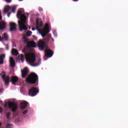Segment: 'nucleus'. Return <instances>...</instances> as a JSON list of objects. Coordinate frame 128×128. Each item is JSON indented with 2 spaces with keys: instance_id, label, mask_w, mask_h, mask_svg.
Listing matches in <instances>:
<instances>
[{
  "instance_id": "obj_1",
  "label": "nucleus",
  "mask_w": 128,
  "mask_h": 128,
  "mask_svg": "<svg viewBox=\"0 0 128 128\" xmlns=\"http://www.w3.org/2000/svg\"><path fill=\"white\" fill-rule=\"evenodd\" d=\"M23 12H24V10L23 8H20V10H18L17 12V18H20V20H18V26L20 32L28 30V27H26V24H28L26 16L24 14H22Z\"/></svg>"
},
{
  "instance_id": "obj_2",
  "label": "nucleus",
  "mask_w": 128,
  "mask_h": 128,
  "mask_svg": "<svg viewBox=\"0 0 128 128\" xmlns=\"http://www.w3.org/2000/svg\"><path fill=\"white\" fill-rule=\"evenodd\" d=\"M25 58L26 60L30 63V64L32 66H38L40 64V59H39L38 62L34 64L36 58V55L34 53H25Z\"/></svg>"
},
{
  "instance_id": "obj_3",
  "label": "nucleus",
  "mask_w": 128,
  "mask_h": 128,
  "mask_svg": "<svg viewBox=\"0 0 128 128\" xmlns=\"http://www.w3.org/2000/svg\"><path fill=\"white\" fill-rule=\"evenodd\" d=\"M26 82L30 84H36L38 82V76L35 73L32 72L28 76Z\"/></svg>"
},
{
  "instance_id": "obj_4",
  "label": "nucleus",
  "mask_w": 128,
  "mask_h": 128,
  "mask_svg": "<svg viewBox=\"0 0 128 128\" xmlns=\"http://www.w3.org/2000/svg\"><path fill=\"white\" fill-rule=\"evenodd\" d=\"M4 106H6V108H8V106L10 110H12L13 112H16V110H18V104H16V103L14 102H6L4 104Z\"/></svg>"
},
{
  "instance_id": "obj_5",
  "label": "nucleus",
  "mask_w": 128,
  "mask_h": 128,
  "mask_svg": "<svg viewBox=\"0 0 128 128\" xmlns=\"http://www.w3.org/2000/svg\"><path fill=\"white\" fill-rule=\"evenodd\" d=\"M38 92H40L38 88L36 87H32L29 90V96H36Z\"/></svg>"
},
{
  "instance_id": "obj_6",
  "label": "nucleus",
  "mask_w": 128,
  "mask_h": 128,
  "mask_svg": "<svg viewBox=\"0 0 128 128\" xmlns=\"http://www.w3.org/2000/svg\"><path fill=\"white\" fill-rule=\"evenodd\" d=\"M2 78L5 84H10V78L8 76H6V74H3L2 75Z\"/></svg>"
},
{
  "instance_id": "obj_7",
  "label": "nucleus",
  "mask_w": 128,
  "mask_h": 128,
  "mask_svg": "<svg viewBox=\"0 0 128 128\" xmlns=\"http://www.w3.org/2000/svg\"><path fill=\"white\" fill-rule=\"evenodd\" d=\"M54 52L50 49H48V46H46V50H45V56L46 58H50L52 56Z\"/></svg>"
},
{
  "instance_id": "obj_8",
  "label": "nucleus",
  "mask_w": 128,
  "mask_h": 128,
  "mask_svg": "<svg viewBox=\"0 0 128 128\" xmlns=\"http://www.w3.org/2000/svg\"><path fill=\"white\" fill-rule=\"evenodd\" d=\"M46 47L44 42L40 40L38 42V48L40 50H44V48Z\"/></svg>"
},
{
  "instance_id": "obj_9",
  "label": "nucleus",
  "mask_w": 128,
  "mask_h": 128,
  "mask_svg": "<svg viewBox=\"0 0 128 128\" xmlns=\"http://www.w3.org/2000/svg\"><path fill=\"white\" fill-rule=\"evenodd\" d=\"M10 26V32H14L16 30V24L14 22H10L9 24Z\"/></svg>"
},
{
  "instance_id": "obj_10",
  "label": "nucleus",
  "mask_w": 128,
  "mask_h": 128,
  "mask_svg": "<svg viewBox=\"0 0 128 128\" xmlns=\"http://www.w3.org/2000/svg\"><path fill=\"white\" fill-rule=\"evenodd\" d=\"M28 69L27 68H24L23 70H22V78H24L26 76H28Z\"/></svg>"
},
{
  "instance_id": "obj_11",
  "label": "nucleus",
  "mask_w": 128,
  "mask_h": 128,
  "mask_svg": "<svg viewBox=\"0 0 128 128\" xmlns=\"http://www.w3.org/2000/svg\"><path fill=\"white\" fill-rule=\"evenodd\" d=\"M28 48H36V44L34 41H30L27 44Z\"/></svg>"
},
{
  "instance_id": "obj_12",
  "label": "nucleus",
  "mask_w": 128,
  "mask_h": 128,
  "mask_svg": "<svg viewBox=\"0 0 128 128\" xmlns=\"http://www.w3.org/2000/svg\"><path fill=\"white\" fill-rule=\"evenodd\" d=\"M10 66L12 68L16 66V61L12 57H10Z\"/></svg>"
},
{
  "instance_id": "obj_13",
  "label": "nucleus",
  "mask_w": 128,
  "mask_h": 128,
  "mask_svg": "<svg viewBox=\"0 0 128 128\" xmlns=\"http://www.w3.org/2000/svg\"><path fill=\"white\" fill-rule=\"evenodd\" d=\"M4 58H6L5 54H0V64H3L4 62Z\"/></svg>"
},
{
  "instance_id": "obj_14",
  "label": "nucleus",
  "mask_w": 128,
  "mask_h": 128,
  "mask_svg": "<svg viewBox=\"0 0 128 128\" xmlns=\"http://www.w3.org/2000/svg\"><path fill=\"white\" fill-rule=\"evenodd\" d=\"M18 80V78L16 76H12L11 78V82L12 84H16V82Z\"/></svg>"
},
{
  "instance_id": "obj_15",
  "label": "nucleus",
  "mask_w": 128,
  "mask_h": 128,
  "mask_svg": "<svg viewBox=\"0 0 128 128\" xmlns=\"http://www.w3.org/2000/svg\"><path fill=\"white\" fill-rule=\"evenodd\" d=\"M36 30L39 32H42V30H40L38 28V27L42 26H43L42 22H38V21H36Z\"/></svg>"
},
{
  "instance_id": "obj_16",
  "label": "nucleus",
  "mask_w": 128,
  "mask_h": 128,
  "mask_svg": "<svg viewBox=\"0 0 128 128\" xmlns=\"http://www.w3.org/2000/svg\"><path fill=\"white\" fill-rule=\"evenodd\" d=\"M28 106V104L26 102H23L20 104V107L22 110H24Z\"/></svg>"
},
{
  "instance_id": "obj_17",
  "label": "nucleus",
  "mask_w": 128,
  "mask_h": 128,
  "mask_svg": "<svg viewBox=\"0 0 128 128\" xmlns=\"http://www.w3.org/2000/svg\"><path fill=\"white\" fill-rule=\"evenodd\" d=\"M6 22H0V30H4L6 28Z\"/></svg>"
},
{
  "instance_id": "obj_18",
  "label": "nucleus",
  "mask_w": 128,
  "mask_h": 128,
  "mask_svg": "<svg viewBox=\"0 0 128 128\" xmlns=\"http://www.w3.org/2000/svg\"><path fill=\"white\" fill-rule=\"evenodd\" d=\"M44 32H46L47 34L50 32V26L48 24H46L44 26Z\"/></svg>"
},
{
  "instance_id": "obj_19",
  "label": "nucleus",
  "mask_w": 128,
  "mask_h": 128,
  "mask_svg": "<svg viewBox=\"0 0 128 128\" xmlns=\"http://www.w3.org/2000/svg\"><path fill=\"white\" fill-rule=\"evenodd\" d=\"M12 54L13 56H18V52L16 49L13 48L12 50Z\"/></svg>"
},
{
  "instance_id": "obj_20",
  "label": "nucleus",
  "mask_w": 128,
  "mask_h": 128,
  "mask_svg": "<svg viewBox=\"0 0 128 128\" xmlns=\"http://www.w3.org/2000/svg\"><path fill=\"white\" fill-rule=\"evenodd\" d=\"M10 8L9 7V6H6V8H4V14L8 12H10Z\"/></svg>"
},
{
  "instance_id": "obj_21",
  "label": "nucleus",
  "mask_w": 128,
  "mask_h": 128,
  "mask_svg": "<svg viewBox=\"0 0 128 128\" xmlns=\"http://www.w3.org/2000/svg\"><path fill=\"white\" fill-rule=\"evenodd\" d=\"M18 58H19L20 60L22 62H24V54H20V56H18Z\"/></svg>"
},
{
  "instance_id": "obj_22",
  "label": "nucleus",
  "mask_w": 128,
  "mask_h": 128,
  "mask_svg": "<svg viewBox=\"0 0 128 128\" xmlns=\"http://www.w3.org/2000/svg\"><path fill=\"white\" fill-rule=\"evenodd\" d=\"M4 38L5 40H8V34L6 33H4Z\"/></svg>"
},
{
  "instance_id": "obj_23",
  "label": "nucleus",
  "mask_w": 128,
  "mask_h": 128,
  "mask_svg": "<svg viewBox=\"0 0 128 128\" xmlns=\"http://www.w3.org/2000/svg\"><path fill=\"white\" fill-rule=\"evenodd\" d=\"M23 38H24V42H25V44H28V40L27 39V38H26V36H24Z\"/></svg>"
},
{
  "instance_id": "obj_24",
  "label": "nucleus",
  "mask_w": 128,
  "mask_h": 128,
  "mask_svg": "<svg viewBox=\"0 0 128 128\" xmlns=\"http://www.w3.org/2000/svg\"><path fill=\"white\" fill-rule=\"evenodd\" d=\"M6 128H14V126H12V124H8L6 125Z\"/></svg>"
},
{
  "instance_id": "obj_25",
  "label": "nucleus",
  "mask_w": 128,
  "mask_h": 128,
  "mask_svg": "<svg viewBox=\"0 0 128 128\" xmlns=\"http://www.w3.org/2000/svg\"><path fill=\"white\" fill-rule=\"evenodd\" d=\"M32 32L31 31H28L26 33L27 36H32Z\"/></svg>"
},
{
  "instance_id": "obj_26",
  "label": "nucleus",
  "mask_w": 128,
  "mask_h": 128,
  "mask_svg": "<svg viewBox=\"0 0 128 128\" xmlns=\"http://www.w3.org/2000/svg\"><path fill=\"white\" fill-rule=\"evenodd\" d=\"M12 8V12H16V6H14Z\"/></svg>"
},
{
  "instance_id": "obj_27",
  "label": "nucleus",
  "mask_w": 128,
  "mask_h": 128,
  "mask_svg": "<svg viewBox=\"0 0 128 128\" xmlns=\"http://www.w3.org/2000/svg\"><path fill=\"white\" fill-rule=\"evenodd\" d=\"M10 114H12L9 112L6 114V116L8 120H10Z\"/></svg>"
},
{
  "instance_id": "obj_28",
  "label": "nucleus",
  "mask_w": 128,
  "mask_h": 128,
  "mask_svg": "<svg viewBox=\"0 0 128 128\" xmlns=\"http://www.w3.org/2000/svg\"><path fill=\"white\" fill-rule=\"evenodd\" d=\"M48 34V33H47L46 31H44V33H43L42 34V36L43 38H44V36H46V34Z\"/></svg>"
},
{
  "instance_id": "obj_29",
  "label": "nucleus",
  "mask_w": 128,
  "mask_h": 128,
  "mask_svg": "<svg viewBox=\"0 0 128 128\" xmlns=\"http://www.w3.org/2000/svg\"><path fill=\"white\" fill-rule=\"evenodd\" d=\"M28 112V110H26L23 112V114H26Z\"/></svg>"
},
{
  "instance_id": "obj_30",
  "label": "nucleus",
  "mask_w": 128,
  "mask_h": 128,
  "mask_svg": "<svg viewBox=\"0 0 128 128\" xmlns=\"http://www.w3.org/2000/svg\"><path fill=\"white\" fill-rule=\"evenodd\" d=\"M12 0H5V2H8V4H10V2H12Z\"/></svg>"
},
{
  "instance_id": "obj_31",
  "label": "nucleus",
  "mask_w": 128,
  "mask_h": 128,
  "mask_svg": "<svg viewBox=\"0 0 128 128\" xmlns=\"http://www.w3.org/2000/svg\"><path fill=\"white\" fill-rule=\"evenodd\" d=\"M9 46H8V44H6V50H9Z\"/></svg>"
},
{
  "instance_id": "obj_32",
  "label": "nucleus",
  "mask_w": 128,
  "mask_h": 128,
  "mask_svg": "<svg viewBox=\"0 0 128 128\" xmlns=\"http://www.w3.org/2000/svg\"><path fill=\"white\" fill-rule=\"evenodd\" d=\"M38 10L40 11V12H42V10H42V8H38Z\"/></svg>"
},
{
  "instance_id": "obj_33",
  "label": "nucleus",
  "mask_w": 128,
  "mask_h": 128,
  "mask_svg": "<svg viewBox=\"0 0 128 128\" xmlns=\"http://www.w3.org/2000/svg\"><path fill=\"white\" fill-rule=\"evenodd\" d=\"M12 14V12H10L8 14V18H10V14Z\"/></svg>"
},
{
  "instance_id": "obj_34",
  "label": "nucleus",
  "mask_w": 128,
  "mask_h": 128,
  "mask_svg": "<svg viewBox=\"0 0 128 128\" xmlns=\"http://www.w3.org/2000/svg\"><path fill=\"white\" fill-rule=\"evenodd\" d=\"M0 40L2 42L4 40V38L0 36Z\"/></svg>"
},
{
  "instance_id": "obj_35",
  "label": "nucleus",
  "mask_w": 128,
  "mask_h": 128,
  "mask_svg": "<svg viewBox=\"0 0 128 128\" xmlns=\"http://www.w3.org/2000/svg\"><path fill=\"white\" fill-rule=\"evenodd\" d=\"M2 18V14L0 13V20Z\"/></svg>"
},
{
  "instance_id": "obj_36",
  "label": "nucleus",
  "mask_w": 128,
  "mask_h": 128,
  "mask_svg": "<svg viewBox=\"0 0 128 128\" xmlns=\"http://www.w3.org/2000/svg\"><path fill=\"white\" fill-rule=\"evenodd\" d=\"M32 30H36V28H32Z\"/></svg>"
},
{
  "instance_id": "obj_37",
  "label": "nucleus",
  "mask_w": 128,
  "mask_h": 128,
  "mask_svg": "<svg viewBox=\"0 0 128 128\" xmlns=\"http://www.w3.org/2000/svg\"><path fill=\"white\" fill-rule=\"evenodd\" d=\"M16 116V113L13 114V116Z\"/></svg>"
},
{
  "instance_id": "obj_38",
  "label": "nucleus",
  "mask_w": 128,
  "mask_h": 128,
  "mask_svg": "<svg viewBox=\"0 0 128 128\" xmlns=\"http://www.w3.org/2000/svg\"><path fill=\"white\" fill-rule=\"evenodd\" d=\"M2 104V101L0 100V104Z\"/></svg>"
},
{
  "instance_id": "obj_39",
  "label": "nucleus",
  "mask_w": 128,
  "mask_h": 128,
  "mask_svg": "<svg viewBox=\"0 0 128 128\" xmlns=\"http://www.w3.org/2000/svg\"><path fill=\"white\" fill-rule=\"evenodd\" d=\"M2 108L0 107V112H2Z\"/></svg>"
},
{
  "instance_id": "obj_40",
  "label": "nucleus",
  "mask_w": 128,
  "mask_h": 128,
  "mask_svg": "<svg viewBox=\"0 0 128 128\" xmlns=\"http://www.w3.org/2000/svg\"><path fill=\"white\" fill-rule=\"evenodd\" d=\"M79 0H73V2H78Z\"/></svg>"
},
{
  "instance_id": "obj_41",
  "label": "nucleus",
  "mask_w": 128,
  "mask_h": 128,
  "mask_svg": "<svg viewBox=\"0 0 128 128\" xmlns=\"http://www.w3.org/2000/svg\"><path fill=\"white\" fill-rule=\"evenodd\" d=\"M0 126H2V123L0 122Z\"/></svg>"
},
{
  "instance_id": "obj_42",
  "label": "nucleus",
  "mask_w": 128,
  "mask_h": 128,
  "mask_svg": "<svg viewBox=\"0 0 128 128\" xmlns=\"http://www.w3.org/2000/svg\"><path fill=\"white\" fill-rule=\"evenodd\" d=\"M20 2H22V1L23 0H19Z\"/></svg>"
},
{
  "instance_id": "obj_43",
  "label": "nucleus",
  "mask_w": 128,
  "mask_h": 128,
  "mask_svg": "<svg viewBox=\"0 0 128 128\" xmlns=\"http://www.w3.org/2000/svg\"><path fill=\"white\" fill-rule=\"evenodd\" d=\"M50 36H51V35H49V38H50Z\"/></svg>"
},
{
  "instance_id": "obj_44",
  "label": "nucleus",
  "mask_w": 128,
  "mask_h": 128,
  "mask_svg": "<svg viewBox=\"0 0 128 128\" xmlns=\"http://www.w3.org/2000/svg\"><path fill=\"white\" fill-rule=\"evenodd\" d=\"M29 30H30V27L29 28Z\"/></svg>"
}]
</instances>
